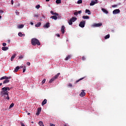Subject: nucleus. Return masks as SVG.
Returning a JSON list of instances; mask_svg holds the SVG:
<instances>
[{
	"label": "nucleus",
	"instance_id": "54",
	"mask_svg": "<svg viewBox=\"0 0 126 126\" xmlns=\"http://www.w3.org/2000/svg\"><path fill=\"white\" fill-rule=\"evenodd\" d=\"M0 19H1V16H0Z\"/></svg>",
	"mask_w": 126,
	"mask_h": 126
},
{
	"label": "nucleus",
	"instance_id": "20",
	"mask_svg": "<svg viewBox=\"0 0 126 126\" xmlns=\"http://www.w3.org/2000/svg\"><path fill=\"white\" fill-rule=\"evenodd\" d=\"M20 68V67H19V66H17L15 68V70L14 71V72H17V71H18V70Z\"/></svg>",
	"mask_w": 126,
	"mask_h": 126
},
{
	"label": "nucleus",
	"instance_id": "27",
	"mask_svg": "<svg viewBox=\"0 0 126 126\" xmlns=\"http://www.w3.org/2000/svg\"><path fill=\"white\" fill-rule=\"evenodd\" d=\"M83 79H84V77L81 78H80L79 80H77L76 81V83H78V82H79L81 80H83Z\"/></svg>",
	"mask_w": 126,
	"mask_h": 126
},
{
	"label": "nucleus",
	"instance_id": "26",
	"mask_svg": "<svg viewBox=\"0 0 126 126\" xmlns=\"http://www.w3.org/2000/svg\"><path fill=\"white\" fill-rule=\"evenodd\" d=\"M38 125L39 126H44V123H43V122L42 121H39L38 123Z\"/></svg>",
	"mask_w": 126,
	"mask_h": 126
},
{
	"label": "nucleus",
	"instance_id": "1",
	"mask_svg": "<svg viewBox=\"0 0 126 126\" xmlns=\"http://www.w3.org/2000/svg\"><path fill=\"white\" fill-rule=\"evenodd\" d=\"M10 90V88L9 87H3L1 89V94L2 96H4L5 95H7V97H6V99L7 100H9V96L8 95V91Z\"/></svg>",
	"mask_w": 126,
	"mask_h": 126
},
{
	"label": "nucleus",
	"instance_id": "49",
	"mask_svg": "<svg viewBox=\"0 0 126 126\" xmlns=\"http://www.w3.org/2000/svg\"><path fill=\"white\" fill-rule=\"evenodd\" d=\"M11 4H13V0H11Z\"/></svg>",
	"mask_w": 126,
	"mask_h": 126
},
{
	"label": "nucleus",
	"instance_id": "5",
	"mask_svg": "<svg viewBox=\"0 0 126 126\" xmlns=\"http://www.w3.org/2000/svg\"><path fill=\"white\" fill-rule=\"evenodd\" d=\"M121 12V10L119 9H116L113 10V14H118V13H120Z\"/></svg>",
	"mask_w": 126,
	"mask_h": 126
},
{
	"label": "nucleus",
	"instance_id": "18",
	"mask_svg": "<svg viewBox=\"0 0 126 126\" xmlns=\"http://www.w3.org/2000/svg\"><path fill=\"white\" fill-rule=\"evenodd\" d=\"M16 57V54L13 55L11 58V61L13 62V60H14V59Z\"/></svg>",
	"mask_w": 126,
	"mask_h": 126
},
{
	"label": "nucleus",
	"instance_id": "51",
	"mask_svg": "<svg viewBox=\"0 0 126 126\" xmlns=\"http://www.w3.org/2000/svg\"><path fill=\"white\" fill-rule=\"evenodd\" d=\"M57 36H58V37H60V35L58 34H57Z\"/></svg>",
	"mask_w": 126,
	"mask_h": 126
},
{
	"label": "nucleus",
	"instance_id": "29",
	"mask_svg": "<svg viewBox=\"0 0 126 126\" xmlns=\"http://www.w3.org/2000/svg\"><path fill=\"white\" fill-rule=\"evenodd\" d=\"M23 27H24V25H20L18 26V28L20 29L23 28Z\"/></svg>",
	"mask_w": 126,
	"mask_h": 126
},
{
	"label": "nucleus",
	"instance_id": "43",
	"mask_svg": "<svg viewBox=\"0 0 126 126\" xmlns=\"http://www.w3.org/2000/svg\"><path fill=\"white\" fill-rule=\"evenodd\" d=\"M2 46H3V47H5V46H6V43H3Z\"/></svg>",
	"mask_w": 126,
	"mask_h": 126
},
{
	"label": "nucleus",
	"instance_id": "19",
	"mask_svg": "<svg viewBox=\"0 0 126 126\" xmlns=\"http://www.w3.org/2000/svg\"><path fill=\"white\" fill-rule=\"evenodd\" d=\"M47 103V99H45L41 103L42 106H44V105H45V104Z\"/></svg>",
	"mask_w": 126,
	"mask_h": 126
},
{
	"label": "nucleus",
	"instance_id": "25",
	"mask_svg": "<svg viewBox=\"0 0 126 126\" xmlns=\"http://www.w3.org/2000/svg\"><path fill=\"white\" fill-rule=\"evenodd\" d=\"M82 18L83 19H89V17L88 16H83Z\"/></svg>",
	"mask_w": 126,
	"mask_h": 126
},
{
	"label": "nucleus",
	"instance_id": "36",
	"mask_svg": "<svg viewBox=\"0 0 126 126\" xmlns=\"http://www.w3.org/2000/svg\"><path fill=\"white\" fill-rule=\"evenodd\" d=\"M46 82V79H43V80L42 81L41 83L42 84H44Z\"/></svg>",
	"mask_w": 126,
	"mask_h": 126
},
{
	"label": "nucleus",
	"instance_id": "40",
	"mask_svg": "<svg viewBox=\"0 0 126 126\" xmlns=\"http://www.w3.org/2000/svg\"><path fill=\"white\" fill-rule=\"evenodd\" d=\"M39 7H40V5H37L35 6V8H37V9H39Z\"/></svg>",
	"mask_w": 126,
	"mask_h": 126
},
{
	"label": "nucleus",
	"instance_id": "45",
	"mask_svg": "<svg viewBox=\"0 0 126 126\" xmlns=\"http://www.w3.org/2000/svg\"><path fill=\"white\" fill-rule=\"evenodd\" d=\"M117 6H118V5L117 4L112 5V7H117Z\"/></svg>",
	"mask_w": 126,
	"mask_h": 126
},
{
	"label": "nucleus",
	"instance_id": "48",
	"mask_svg": "<svg viewBox=\"0 0 126 126\" xmlns=\"http://www.w3.org/2000/svg\"><path fill=\"white\" fill-rule=\"evenodd\" d=\"M50 126H56V125H55L53 124H50Z\"/></svg>",
	"mask_w": 126,
	"mask_h": 126
},
{
	"label": "nucleus",
	"instance_id": "12",
	"mask_svg": "<svg viewBox=\"0 0 126 126\" xmlns=\"http://www.w3.org/2000/svg\"><path fill=\"white\" fill-rule=\"evenodd\" d=\"M44 28H49L50 27V23H47L45 25L43 26Z\"/></svg>",
	"mask_w": 126,
	"mask_h": 126
},
{
	"label": "nucleus",
	"instance_id": "24",
	"mask_svg": "<svg viewBox=\"0 0 126 126\" xmlns=\"http://www.w3.org/2000/svg\"><path fill=\"white\" fill-rule=\"evenodd\" d=\"M18 35H19L20 37H22V36H23L24 37L25 36V34H22V32H19V33H18Z\"/></svg>",
	"mask_w": 126,
	"mask_h": 126
},
{
	"label": "nucleus",
	"instance_id": "21",
	"mask_svg": "<svg viewBox=\"0 0 126 126\" xmlns=\"http://www.w3.org/2000/svg\"><path fill=\"white\" fill-rule=\"evenodd\" d=\"M8 82H9V80H8V79H6L3 82V84H5V83H8Z\"/></svg>",
	"mask_w": 126,
	"mask_h": 126
},
{
	"label": "nucleus",
	"instance_id": "14",
	"mask_svg": "<svg viewBox=\"0 0 126 126\" xmlns=\"http://www.w3.org/2000/svg\"><path fill=\"white\" fill-rule=\"evenodd\" d=\"M101 10L103 11V12L106 13V14H108V13H109V12L104 8H101Z\"/></svg>",
	"mask_w": 126,
	"mask_h": 126
},
{
	"label": "nucleus",
	"instance_id": "41",
	"mask_svg": "<svg viewBox=\"0 0 126 126\" xmlns=\"http://www.w3.org/2000/svg\"><path fill=\"white\" fill-rule=\"evenodd\" d=\"M33 17H39V15H38V14H34Z\"/></svg>",
	"mask_w": 126,
	"mask_h": 126
},
{
	"label": "nucleus",
	"instance_id": "44",
	"mask_svg": "<svg viewBox=\"0 0 126 126\" xmlns=\"http://www.w3.org/2000/svg\"><path fill=\"white\" fill-rule=\"evenodd\" d=\"M68 86L69 87H72V85L71 84H69V85H68Z\"/></svg>",
	"mask_w": 126,
	"mask_h": 126
},
{
	"label": "nucleus",
	"instance_id": "11",
	"mask_svg": "<svg viewBox=\"0 0 126 126\" xmlns=\"http://www.w3.org/2000/svg\"><path fill=\"white\" fill-rule=\"evenodd\" d=\"M86 94L85 93V92H84V90H82V92L81 93V94H80V96H81V97H84V95Z\"/></svg>",
	"mask_w": 126,
	"mask_h": 126
},
{
	"label": "nucleus",
	"instance_id": "58",
	"mask_svg": "<svg viewBox=\"0 0 126 126\" xmlns=\"http://www.w3.org/2000/svg\"><path fill=\"white\" fill-rule=\"evenodd\" d=\"M95 1H97L98 0H94Z\"/></svg>",
	"mask_w": 126,
	"mask_h": 126
},
{
	"label": "nucleus",
	"instance_id": "13",
	"mask_svg": "<svg viewBox=\"0 0 126 126\" xmlns=\"http://www.w3.org/2000/svg\"><path fill=\"white\" fill-rule=\"evenodd\" d=\"M70 19H71L72 22H74L75 21H76V20H77V18L72 17Z\"/></svg>",
	"mask_w": 126,
	"mask_h": 126
},
{
	"label": "nucleus",
	"instance_id": "42",
	"mask_svg": "<svg viewBox=\"0 0 126 126\" xmlns=\"http://www.w3.org/2000/svg\"><path fill=\"white\" fill-rule=\"evenodd\" d=\"M74 15H78V12H75L74 13Z\"/></svg>",
	"mask_w": 126,
	"mask_h": 126
},
{
	"label": "nucleus",
	"instance_id": "31",
	"mask_svg": "<svg viewBox=\"0 0 126 126\" xmlns=\"http://www.w3.org/2000/svg\"><path fill=\"white\" fill-rule=\"evenodd\" d=\"M56 3H62V0H56Z\"/></svg>",
	"mask_w": 126,
	"mask_h": 126
},
{
	"label": "nucleus",
	"instance_id": "16",
	"mask_svg": "<svg viewBox=\"0 0 126 126\" xmlns=\"http://www.w3.org/2000/svg\"><path fill=\"white\" fill-rule=\"evenodd\" d=\"M58 16L54 15L51 17H50V18H52V19H54V20H57L58 19Z\"/></svg>",
	"mask_w": 126,
	"mask_h": 126
},
{
	"label": "nucleus",
	"instance_id": "22",
	"mask_svg": "<svg viewBox=\"0 0 126 126\" xmlns=\"http://www.w3.org/2000/svg\"><path fill=\"white\" fill-rule=\"evenodd\" d=\"M2 51H7V50H8V47L4 46L3 47H2Z\"/></svg>",
	"mask_w": 126,
	"mask_h": 126
},
{
	"label": "nucleus",
	"instance_id": "59",
	"mask_svg": "<svg viewBox=\"0 0 126 126\" xmlns=\"http://www.w3.org/2000/svg\"><path fill=\"white\" fill-rule=\"evenodd\" d=\"M22 67H23V66H21V68H22Z\"/></svg>",
	"mask_w": 126,
	"mask_h": 126
},
{
	"label": "nucleus",
	"instance_id": "53",
	"mask_svg": "<svg viewBox=\"0 0 126 126\" xmlns=\"http://www.w3.org/2000/svg\"><path fill=\"white\" fill-rule=\"evenodd\" d=\"M46 1H50V0H45Z\"/></svg>",
	"mask_w": 126,
	"mask_h": 126
},
{
	"label": "nucleus",
	"instance_id": "23",
	"mask_svg": "<svg viewBox=\"0 0 126 126\" xmlns=\"http://www.w3.org/2000/svg\"><path fill=\"white\" fill-rule=\"evenodd\" d=\"M70 58H71V55H68L67 57H66L65 59V61H68V60H69V59H70Z\"/></svg>",
	"mask_w": 126,
	"mask_h": 126
},
{
	"label": "nucleus",
	"instance_id": "57",
	"mask_svg": "<svg viewBox=\"0 0 126 126\" xmlns=\"http://www.w3.org/2000/svg\"><path fill=\"white\" fill-rule=\"evenodd\" d=\"M64 126H66V125H64Z\"/></svg>",
	"mask_w": 126,
	"mask_h": 126
},
{
	"label": "nucleus",
	"instance_id": "56",
	"mask_svg": "<svg viewBox=\"0 0 126 126\" xmlns=\"http://www.w3.org/2000/svg\"><path fill=\"white\" fill-rule=\"evenodd\" d=\"M32 124H34V122H32Z\"/></svg>",
	"mask_w": 126,
	"mask_h": 126
},
{
	"label": "nucleus",
	"instance_id": "37",
	"mask_svg": "<svg viewBox=\"0 0 126 126\" xmlns=\"http://www.w3.org/2000/svg\"><path fill=\"white\" fill-rule=\"evenodd\" d=\"M26 71V67L24 66V68H23V72H25Z\"/></svg>",
	"mask_w": 126,
	"mask_h": 126
},
{
	"label": "nucleus",
	"instance_id": "34",
	"mask_svg": "<svg viewBox=\"0 0 126 126\" xmlns=\"http://www.w3.org/2000/svg\"><path fill=\"white\" fill-rule=\"evenodd\" d=\"M105 39H109V38H110V34H107L105 36Z\"/></svg>",
	"mask_w": 126,
	"mask_h": 126
},
{
	"label": "nucleus",
	"instance_id": "28",
	"mask_svg": "<svg viewBox=\"0 0 126 126\" xmlns=\"http://www.w3.org/2000/svg\"><path fill=\"white\" fill-rule=\"evenodd\" d=\"M41 26V22L38 23L35 25V27H40Z\"/></svg>",
	"mask_w": 126,
	"mask_h": 126
},
{
	"label": "nucleus",
	"instance_id": "60",
	"mask_svg": "<svg viewBox=\"0 0 126 126\" xmlns=\"http://www.w3.org/2000/svg\"><path fill=\"white\" fill-rule=\"evenodd\" d=\"M16 13H17V12H16Z\"/></svg>",
	"mask_w": 126,
	"mask_h": 126
},
{
	"label": "nucleus",
	"instance_id": "32",
	"mask_svg": "<svg viewBox=\"0 0 126 126\" xmlns=\"http://www.w3.org/2000/svg\"><path fill=\"white\" fill-rule=\"evenodd\" d=\"M77 3L78 4H80L81 3H82V0H78L77 1Z\"/></svg>",
	"mask_w": 126,
	"mask_h": 126
},
{
	"label": "nucleus",
	"instance_id": "10",
	"mask_svg": "<svg viewBox=\"0 0 126 126\" xmlns=\"http://www.w3.org/2000/svg\"><path fill=\"white\" fill-rule=\"evenodd\" d=\"M3 79H10V77L7 76H3L0 78V80H3Z\"/></svg>",
	"mask_w": 126,
	"mask_h": 126
},
{
	"label": "nucleus",
	"instance_id": "50",
	"mask_svg": "<svg viewBox=\"0 0 126 126\" xmlns=\"http://www.w3.org/2000/svg\"><path fill=\"white\" fill-rule=\"evenodd\" d=\"M31 25H34V23H33V22H31Z\"/></svg>",
	"mask_w": 126,
	"mask_h": 126
},
{
	"label": "nucleus",
	"instance_id": "9",
	"mask_svg": "<svg viewBox=\"0 0 126 126\" xmlns=\"http://www.w3.org/2000/svg\"><path fill=\"white\" fill-rule=\"evenodd\" d=\"M64 29H65V27H64V26H62L61 28V32L62 34H64Z\"/></svg>",
	"mask_w": 126,
	"mask_h": 126
},
{
	"label": "nucleus",
	"instance_id": "30",
	"mask_svg": "<svg viewBox=\"0 0 126 126\" xmlns=\"http://www.w3.org/2000/svg\"><path fill=\"white\" fill-rule=\"evenodd\" d=\"M68 23L69 25H72V21L70 19V20L68 21Z\"/></svg>",
	"mask_w": 126,
	"mask_h": 126
},
{
	"label": "nucleus",
	"instance_id": "7",
	"mask_svg": "<svg viewBox=\"0 0 126 126\" xmlns=\"http://www.w3.org/2000/svg\"><path fill=\"white\" fill-rule=\"evenodd\" d=\"M96 3H98L97 1H92L90 3V5L91 6L94 5V4H96Z\"/></svg>",
	"mask_w": 126,
	"mask_h": 126
},
{
	"label": "nucleus",
	"instance_id": "52",
	"mask_svg": "<svg viewBox=\"0 0 126 126\" xmlns=\"http://www.w3.org/2000/svg\"><path fill=\"white\" fill-rule=\"evenodd\" d=\"M2 85V83H0V86H1Z\"/></svg>",
	"mask_w": 126,
	"mask_h": 126
},
{
	"label": "nucleus",
	"instance_id": "4",
	"mask_svg": "<svg viewBox=\"0 0 126 126\" xmlns=\"http://www.w3.org/2000/svg\"><path fill=\"white\" fill-rule=\"evenodd\" d=\"M79 26L81 27V28H84L85 26V21H82L79 24Z\"/></svg>",
	"mask_w": 126,
	"mask_h": 126
},
{
	"label": "nucleus",
	"instance_id": "35",
	"mask_svg": "<svg viewBox=\"0 0 126 126\" xmlns=\"http://www.w3.org/2000/svg\"><path fill=\"white\" fill-rule=\"evenodd\" d=\"M23 58H24V56L21 55L19 56V59H20V60H21V59H23Z\"/></svg>",
	"mask_w": 126,
	"mask_h": 126
},
{
	"label": "nucleus",
	"instance_id": "33",
	"mask_svg": "<svg viewBox=\"0 0 126 126\" xmlns=\"http://www.w3.org/2000/svg\"><path fill=\"white\" fill-rule=\"evenodd\" d=\"M14 106V103H12L10 104V106H9V109H11V108H12V107H13Z\"/></svg>",
	"mask_w": 126,
	"mask_h": 126
},
{
	"label": "nucleus",
	"instance_id": "8",
	"mask_svg": "<svg viewBox=\"0 0 126 126\" xmlns=\"http://www.w3.org/2000/svg\"><path fill=\"white\" fill-rule=\"evenodd\" d=\"M93 26H94V27H100V26H102V24L101 23L94 24Z\"/></svg>",
	"mask_w": 126,
	"mask_h": 126
},
{
	"label": "nucleus",
	"instance_id": "46",
	"mask_svg": "<svg viewBox=\"0 0 126 126\" xmlns=\"http://www.w3.org/2000/svg\"><path fill=\"white\" fill-rule=\"evenodd\" d=\"M27 65H28L29 66L30 65V62H27Z\"/></svg>",
	"mask_w": 126,
	"mask_h": 126
},
{
	"label": "nucleus",
	"instance_id": "2",
	"mask_svg": "<svg viewBox=\"0 0 126 126\" xmlns=\"http://www.w3.org/2000/svg\"><path fill=\"white\" fill-rule=\"evenodd\" d=\"M31 43L32 46H36V45H37V46H40V45H41L40 41H39V40H38L37 38L32 39Z\"/></svg>",
	"mask_w": 126,
	"mask_h": 126
},
{
	"label": "nucleus",
	"instance_id": "39",
	"mask_svg": "<svg viewBox=\"0 0 126 126\" xmlns=\"http://www.w3.org/2000/svg\"><path fill=\"white\" fill-rule=\"evenodd\" d=\"M77 12H78V14H81V13H82V11L81 10L78 11Z\"/></svg>",
	"mask_w": 126,
	"mask_h": 126
},
{
	"label": "nucleus",
	"instance_id": "17",
	"mask_svg": "<svg viewBox=\"0 0 126 126\" xmlns=\"http://www.w3.org/2000/svg\"><path fill=\"white\" fill-rule=\"evenodd\" d=\"M85 13H88V15H90L91 14V11H90V10L86 9Z\"/></svg>",
	"mask_w": 126,
	"mask_h": 126
},
{
	"label": "nucleus",
	"instance_id": "55",
	"mask_svg": "<svg viewBox=\"0 0 126 126\" xmlns=\"http://www.w3.org/2000/svg\"><path fill=\"white\" fill-rule=\"evenodd\" d=\"M28 115H30V113H29L28 114Z\"/></svg>",
	"mask_w": 126,
	"mask_h": 126
},
{
	"label": "nucleus",
	"instance_id": "47",
	"mask_svg": "<svg viewBox=\"0 0 126 126\" xmlns=\"http://www.w3.org/2000/svg\"><path fill=\"white\" fill-rule=\"evenodd\" d=\"M0 13H3V11H2V10H0Z\"/></svg>",
	"mask_w": 126,
	"mask_h": 126
},
{
	"label": "nucleus",
	"instance_id": "3",
	"mask_svg": "<svg viewBox=\"0 0 126 126\" xmlns=\"http://www.w3.org/2000/svg\"><path fill=\"white\" fill-rule=\"evenodd\" d=\"M61 74V73H57V75H56L54 77H53L49 81V83H52L53 81H55L56 79H57L59 76H60V75Z\"/></svg>",
	"mask_w": 126,
	"mask_h": 126
},
{
	"label": "nucleus",
	"instance_id": "38",
	"mask_svg": "<svg viewBox=\"0 0 126 126\" xmlns=\"http://www.w3.org/2000/svg\"><path fill=\"white\" fill-rule=\"evenodd\" d=\"M85 60H86V58H85V57L83 56L82 58V61H85Z\"/></svg>",
	"mask_w": 126,
	"mask_h": 126
},
{
	"label": "nucleus",
	"instance_id": "6",
	"mask_svg": "<svg viewBox=\"0 0 126 126\" xmlns=\"http://www.w3.org/2000/svg\"><path fill=\"white\" fill-rule=\"evenodd\" d=\"M41 111H42V108L41 107L38 108L37 112L36 113V116H39V115H40V113H41Z\"/></svg>",
	"mask_w": 126,
	"mask_h": 126
},
{
	"label": "nucleus",
	"instance_id": "15",
	"mask_svg": "<svg viewBox=\"0 0 126 126\" xmlns=\"http://www.w3.org/2000/svg\"><path fill=\"white\" fill-rule=\"evenodd\" d=\"M50 13L52 14V15H56V16H59V13H54V11H51Z\"/></svg>",
	"mask_w": 126,
	"mask_h": 126
}]
</instances>
